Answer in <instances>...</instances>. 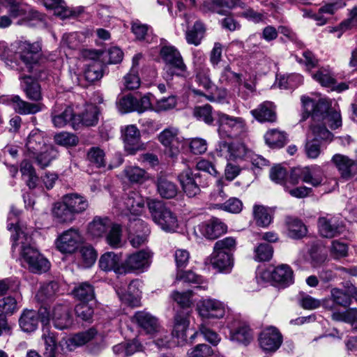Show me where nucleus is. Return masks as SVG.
<instances>
[{"instance_id":"nucleus-1","label":"nucleus","mask_w":357,"mask_h":357,"mask_svg":"<svg viewBox=\"0 0 357 357\" xmlns=\"http://www.w3.org/2000/svg\"><path fill=\"white\" fill-rule=\"evenodd\" d=\"M7 227L11 233L13 257L20 255L22 261L27 264L29 270L33 273L46 272L50 268V262L33 246L30 229L20 223L13 213L9 214Z\"/></svg>"},{"instance_id":"nucleus-2","label":"nucleus","mask_w":357,"mask_h":357,"mask_svg":"<svg viewBox=\"0 0 357 357\" xmlns=\"http://www.w3.org/2000/svg\"><path fill=\"white\" fill-rule=\"evenodd\" d=\"M303 112L300 121H304L311 116L310 129L312 135L323 140L331 142L333 134L326 128L328 124L331 129H337L342 126L340 112L329 109L328 104L324 100L314 101L307 96L301 97Z\"/></svg>"},{"instance_id":"nucleus-3","label":"nucleus","mask_w":357,"mask_h":357,"mask_svg":"<svg viewBox=\"0 0 357 357\" xmlns=\"http://www.w3.org/2000/svg\"><path fill=\"white\" fill-rule=\"evenodd\" d=\"M133 320L146 333L151 335L159 347H166L169 342L167 332L161 329L158 319L150 313L144 311L137 312Z\"/></svg>"},{"instance_id":"nucleus-4","label":"nucleus","mask_w":357,"mask_h":357,"mask_svg":"<svg viewBox=\"0 0 357 357\" xmlns=\"http://www.w3.org/2000/svg\"><path fill=\"white\" fill-rule=\"evenodd\" d=\"M148 208L153 221L167 232H174L178 228L176 216L165 204L157 200L148 202Z\"/></svg>"},{"instance_id":"nucleus-5","label":"nucleus","mask_w":357,"mask_h":357,"mask_svg":"<svg viewBox=\"0 0 357 357\" xmlns=\"http://www.w3.org/2000/svg\"><path fill=\"white\" fill-rule=\"evenodd\" d=\"M152 256L150 251L144 250L130 254L121 262V266L118 271L123 274L143 273L149 268Z\"/></svg>"},{"instance_id":"nucleus-6","label":"nucleus","mask_w":357,"mask_h":357,"mask_svg":"<svg viewBox=\"0 0 357 357\" xmlns=\"http://www.w3.org/2000/svg\"><path fill=\"white\" fill-rule=\"evenodd\" d=\"M218 133L222 139L236 138L246 131L245 120L241 117L231 116L224 113L218 114Z\"/></svg>"},{"instance_id":"nucleus-7","label":"nucleus","mask_w":357,"mask_h":357,"mask_svg":"<svg viewBox=\"0 0 357 357\" xmlns=\"http://www.w3.org/2000/svg\"><path fill=\"white\" fill-rule=\"evenodd\" d=\"M160 56L162 61L169 65L175 74L178 77H186L188 75L187 66L184 63L179 51L173 45H163L160 50Z\"/></svg>"},{"instance_id":"nucleus-8","label":"nucleus","mask_w":357,"mask_h":357,"mask_svg":"<svg viewBox=\"0 0 357 357\" xmlns=\"http://www.w3.org/2000/svg\"><path fill=\"white\" fill-rule=\"evenodd\" d=\"M158 139L165 147V152L168 156L174 158L178 155L183 140L179 137L178 128H166L158 135Z\"/></svg>"},{"instance_id":"nucleus-9","label":"nucleus","mask_w":357,"mask_h":357,"mask_svg":"<svg viewBox=\"0 0 357 357\" xmlns=\"http://www.w3.org/2000/svg\"><path fill=\"white\" fill-rule=\"evenodd\" d=\"M315 167H298L291 169L289 182L293 185H296L300 181L310 183L314 187H318L321 185L323 176L321 174H317Z\"/></svg>"},{"instance_id":"nucleus-10","label":"nucleus","mask_w":357,"mask_h":357,"mask_svg":"<svg viewBox=\"0 0 357 357\" xmlns=\"http://www.w3.org/2000/svg\"><path fill=\"white\" fill-rule=\"evenodd\" d=\"M126 151L130 155L145 149L144 144L141 141L139 129L134 125H129L122 130L121 135Z\"/></svg>"},{"instance_id":"nucleus-11","label":"nucleus","mask_w":357,"mask_h":357,"mask_svg":"<svg viewBox=\"0 0 357 357\" xmlns=\"http://www.w3.org/2000/svg\"><path fill=\"white\" fill-rule=\"evenodd\" d=\"M259 343L265 352H275L282 343V335L278 328L270 326L260 333Z\"/></svg>"},{"instance_id":"nucleus-12","label":"nucleus","mask_w":357,"mask_h":357,"mask_svg":"<svg viewBox=\"0 0 357 357\" xmlns=\"http://www.w3.org/2000/svg\"><path fill=\"white\" fill-rule=\"evenodd\" d=\"M318 227L321 236L328 238L336 237L342 234L345 230V225L343 222L336 217L319 218Z\"/></svg>"},{"instance_id":"nucleus-13","label":"nucleus","mask_w":357,"mask_h":357,"mask_svg":"<svg viewBox=\"0 0 357 357\" xmlns=\"http://www.w3.org/2000/svg\"><path fill=\"white\" fill-rule=\"evenodd\" d=\"M227 225L217 218H212L208 221L202 222L195 229V234H199L208 239L214 240L227 231Z\"/></svg>"},{"instance_id":"nucleus-14","label":"nucleus","mask_w":357,"mask_h":357,"mask_svg":"<svg viewBox=\"0 0 357 357\" xmlns=\"http://www.w3.org/2000/svg\"><path fill=\"white\" fill-rule=\"evenodd\" d=\"M82 241V236L77 229L71 228L63 232L56 241L57 249L63 253H72Z\"/></svg>"},{"instance_id":"nucleus-15","label":"nucleus","mask_w":357,"mask_h":357,"mask_svg":"<svg viewBox=\"0 0 357 357\" xmlns=\"http://www.w3.org/2000/svg\"><path fill=\"white\" fill-rule=\"evenodd\" d=\"M331 162L344 180H349L357 174V162L347 155L340 153L335 154L332 157Z\"/></svg>"},{"instance_id":"nucleus-16","label":"nucleus","mask_w":357,"mask_h":357,"mask_svg":"<svg viewBox=\"0 0 357 357\" xmlns=\"http://www.w3.org/2000/svg\"><path fill=\"white\" fill-rule=\"evenodd\" d=\"M51 317L54 327L59 330L69 328L73 324L70 307L66 304L56 305L52 310Z\"/></svg>"},{"instance_id":"nucleus-17","label":"nucleus","mask_w":357,"mask_h":357,"mask_svg":"<svg viewBox=\"0 0 357 357\" xmlns=\"http://www.w3.org/2000/svg\"><path fill=\"white\" fill-rule=\"evenodd\" d=\"M199 314L203 318L220 319L224 317L225 310L224 305L215 299L200 301L197 305Z\"/></svg>"},{"instance_id":"nucleus-18","label":"nucleus","mask_w":357,"mask_h":357,"mask_svg":"<svg viewBox=\"0 0 357 357\" xmlns=\"http://www.w3.org/2000/svg\"><path fill=\"white\" fill-rule=\"evenodd\" d=\"M3 101L10 105L17 113L22 115L34 114L42 110V104L24 101L17 95L8 96Z\"/></svg>"},{"instance_id":"nucleus-19","label":"nucleus","mask_w":357,"mask_h":357,"mask_svg":"<svg viewBox=\"0 0 357 357\" xmlns=\"http://www.w3.org/2000/svg\"><path fill=\"white\" fill-rule=\"evenodd\" d=\"M144 198L138 192L131 191L123 197L121 209L126 215H139L144 209Z\"/></svg>"},{"instance_id":"nucleus-20","label":"nucleus","mask_w":357,"mask_h":357,"mask_svg":"<svg viewBox=\"0 0 357 357\" xmlns=\"http://www.w3.org/2000/svg\"><path fill=\"white\" fill-rule=\"evenodd\" d=\"M19 61H22L27 66L38 62L40 47L38 43L25 42L16 43Z\"/></svg>"},{"instance_id":"nucleus-21","label":"nucleus","mask_w":357,"mask_h":357,"mask_svg":"<svg viewBox=\"0 0 357 357\" xmlns=\"http://www.w3.org/2000/svg\"><path fill=\"white\" fill-rule=\"evenodd\" d=\"M45 313L47 314L48 313L46 307H41L40 312L33 310H24L19 319L20 328L26 333L33 332L38 328L40 321V314L42 315V317H47L44 315Z\"/></svg>"},{"instance_id":"nucleus-22","label":"nucleus","mask_w":357,"mask_h":357,"mask_svg":"<svg viewBox=\"0 0 357 357\" xmlns=\"http://www.w3.org/2000/svg\"><path fill=\"white\" fill-rule=\"evenodd\" d=\"M50 313L46 317H41V322L43 324L42 338L45 342V350L44 357H55L57 347V338L56 333L51 330L49 325Z\"/></svg>"},{"instance_id":"nucleus-23","label":"nucleus","mask_w":357,"mask_h":357,"mask_svg":"<svg viewBox=\"0 0 357 357\" xmlns=\"http://www.w3.org/2000/svg\"><path fill=\"white\" fill-rule=\"evenodd\" d=\"M199 174H193L192 169H186L181 172L178 178L185 193L190 197H195L200 191L197 178Z\"/></svg>"},{"instance_id":"nucleus-24","label":"nucleus","mask_w":357,"mask_h":357,"mask_svg":"<svg viewBox=\"0 0 357 357\" xmlns=\"http://www.w3.org/2000/svg\"><path fill=\"white\" fill-rule=\"evenodd\" d=\"M129 229L130 233H133V236L130 237V242L134 248H138L146 242L149 229L142 220L134 218L130 220Z\"/></svg>"},{"instance_id":"nucleus-25","label":"nucleus","mask_w":357,"mask_h":357,"mask_svg":"<svg viewBox=\"0 0 357 357\" xmlns=\"http://www.w3.org/2000/svg\"><path fill=\"white\" fill-rule=\"evenodd\" d=\"M75 114L70 107L56 105L51 112V118L53 125L56 128H63L68 123L73 127Z\"/></svg>"},{"instance_id":"nucleus-26","label":"nucleus","mask_w":357,"mask_h":357,"mask_svg":"<svg viewBox=\"0 0 357 357\" xmlns=\"http://www.w3.org/2000/svg\"><path fill=\"white\" fill-rule=\"evenodd\" d=\"M99 109L93 105H87L85 110L78 115H75L73 128L78 129L81 126H93L98 121Z\"/></svg>"},{"instance_id":"nucleus-27","label":"nucleus","mask_w":357,"mask_h":357,"mask_svg":"<svg viewBox=\"0 0 357 357\" xmlns=\"http://www.w3.org/2000/svg\"><path fill=\"white\" fill-rule=\"evenodd\" d=\"M250 113L259 122H275L277 119L275 106L270 101L262 102Z\"/></svg>"},{"instance_id":"nucleus-28","label":"nucleus","mask_w":357,"mask_h":357,"mask_svg":"<svg viewBox=\"0 0 357 357\" xmlns=\"http://www.w3.org/2000/svg\"><path fill=\"white\" fill-rule=\"evenodd\" d=\"M331 293L333 301L337 305L344 307L351 305V298H354L357 301V288L353 284L347 286L345 291L338 288H333Z\"/></svg>"},{"instance_id":"nucleus-29","label":"nucleus","mask_w":357,"mask_h":357,"mask_svg":"<svg viewBox=\"0 0 357 357\" xmlns=\"http://www.w3.org/2000/svg\"><path fill=\"white\" fill-rule=\"evenodd\" d=\"M271 278L273 281L284 287L289 286L294 282V273L291 268L287 264H280L271 271Z\"/></svg>"},{"instance_id":"nucleus-30","label":"nucleus","mask_w":357,"mask_h":357,"mask_svg":"<svg viewBox=\"0 0 357 357\" xmlns=\"http://www.w3.org/2000/svg\"><path fill=\"white\" fill-rule=\"evenodd\" d=\"M0 58L6 66L17 69L19 59L15 43L8 46L6 43L0 42Z\"/></svg>"},{"instance_id":"nucleus-31","label":"nucleus","mask_w":357,"mask_h":357,"mask_svg":"<svg viewBox=\"0 0 357 357\" xmlns=\"http://www.w3.org/2000/svg\"><path fill=\"white\" fill-rule=\"evenodd\" d=\"M176 280L193 284L195 289L205 291L208 289V282L201 275H197L192 271H183V270H178Z\"/></svg>"},{"instance_id":"nucleus-32","label":"nucleus","mask_w":357,"mask_h":357,"mask_svg":"<svg viewBox=\"0 0 357 357\" xmlns=\"http://www.w3.org/2000/svg\"><path fill=\"white\" fill-rule=\"evenodd\" d=\"M89 54H93L91 56L93 60L87 64V68L84 71V76L87 81L93 82L102 77V64L99 61L96 60L100 56L101 52L99 51L89 52Z\"/></svg>"},{"instance_id":"nucleus-33","label":"nucleus","mask_w":357,"mask_h":357,"mask_svg":"<svg viewBox=\"0 0 357 357\" xmlns=\"http://www.w3.org/2000/svg\"><path fill=\"white\" fill-rule=\"evenodd\" d=\"M44 139L43 133L38 130H32L27 137L26 147L32 155L41 152L45 147H47Z\"/></svg>"},{"instance_id":"nucleus-34","label":"nucleus","mask_w":357,"mask_h":357,"mask_svg":"<svg viewBox=\"0 0 357 357\" xmlns=\"http://www.w3.org/2000/svg\"><path fill=\"white\" fill-rule=\"evenodd\" d=\"M22 79H23L22 86L26 97L33 101L41 100L43 96L39 83L30 76H25Z\"/></svg>"},{"instance_id":"nucleus-35","label":"nucleus","mask_w":357,"mask_h":357,"mask_svg":"<svg viewBox=\"0 0 357 357\" xmlns=\"http://www.w3.org/2000/svg\"><path fill=\"white\" fill-rule=\"evenodd\" d=\"M99 266L104 271H114L117 274H122L118 271L121 266L120 257L114 252L103 254L99 259Z\"/></svg>"},{"instance_id":"nucleus-36","label":"nucleus","mask_w":357,"mask_h":357,"mask_svg":"<svg viewBox=\"0 0 357 357\" xmlns=\"http://www.w3.org/2000/svg\"><path fill=\"white\" fill-rule=\"evenodd\" d=\"M206 26L200 20H197L185 32V40L188 44L198 46L204 37Z\"/></svg>"},{"instance_id":"nucleus-37","label":"nucleus","mask_w":357,"mask_h":357,"mask_svg":"<svg viewBox=\"0 0 357 357\" xmlns=\"http://www.w3.org/2000/svg\"><path fill=\"white\" fill-rule=\"evenodd\" d=\"M63 199L74 215L84 212L89 206L86 199L77 194L67 195Z\"/></svg>"},{"instance_id":"nucleus-38","label":"nucleus","mask_w":357,"mask_h":357,"mask_svg":"<svg viewBox=\"0 0 357 357\" xmlns=\"http://www.w3.org/2000/svg\"><path fill=\"white\" fill-rule=\"evenodd\" d=\"M157 191L165 199H172L177 195L176 185L167 177L160 176L157 180Z\"/></svg>"},{"instance_id":"nucleus-39","label":"nucleus","mask_w":357,"mask_h":357,"mask_svg":"<svg viewBox=\"0 0 357 357\" xmlns=\"http://www.w3.org/2000/svg\"><path fill=\"white\" fill-rule=\"evenodd\" d=\"M210 263L213 268L220 271H226L232 265V255L231 253L224 252V251H215L213 250Z\"/></svg>"},{"instance_id":"nucleus-40","label":"nucleus","mask_w":357,"mask_h":357,"mask_svg":"<svg viewBox=\"0 0 357 357\" xmlns=\"http://www.w3.org/2000/svg\"><path fill=\"white\" fill-rule=\"evenodd\" d=\"M59 290V284L54 281L43 283L36 294L37 300L43 303L52 301Z\"/></svg>"},{"instance_id":"nucleus-41","label":"nucleus","mask_w":357,"mask_h":357,"mask_svg":"<svg viewBox=\"0 0 357 357\" xmlns=\"http://www.w3.org/2000/svg\"><path fill=\"white\" fill-rule=\"evenodd\" d=\"M123 173L125 178L132 183H142L149 178L148 173L137 166H128Z\"/></svg>"},{"instance_id":"nucleus-42","label":"nucleus","mask_w":357,"mask_h":357,"mask_svg":"<svg viewBox=\"0 0 357 357\" xmlns=\"http://www.w3.org/2000/svg\"><path fill=\"white\" fill-rule=\"evenodd\" d=\"M109 218L95 217L88 226V233L94 238L100 237L109 229Z\"/></svg>"},{"instance_id":"nucleus-43","label":"nucleus","mask_w":357,"mask_h":357,"mask_svg":"<svg viewBox=\"0 0 357 357\" xmlns=\"http://www.w3.org/2000/svg\"><path fill=\"white\" fill-rule=\"evenodd\" d=\"M189 325V321L185 314L178 313L174 317V326L172 331V336L182 341L186 339V330Z\"/></svg>"},{"instance_id":"nucleus-44","label":"nucleus","mask_w":357,"mask_h":357,"mask_svg":"<svg viewBox=\"0 0 357 357\" xmlns=\"http://www.w3.org/2000/svg\"><path fill=\"white\" fill-rule=\"evenodd\" d=\"M288 235L293 238H301L307 234L305 225L299 220L291 217L286 219Z\"/></svg>"},{"instance_id":"nucleus-45","label":"nucleus","mask_w":357,"mask_h":357,"mask_svg":"<svg viewBox=\"0 0 357 357\" xmlns=\"http://www.w3.org/2000/svg\"><path fill=\"white\" fill-rule=\"evenodd\" d=\"M108 233L105 235L106 243L112 248L122 246V228L119 224L109 225Z\"/></svg>"},{"instance_id":"nucleus-46","label":"nucleus","mask_w":357,"mask_h":357,"mask_svg":"<svg viewBox=\"0 0 357 357\" xmlns=\"http://www.w3.org/2000/svg\"><path fill=\"white\" fill-rule=\"evenodd\" d=\"M230 339L233 342L247 345L252 340V333L248 326L243 324L230 331Z\"/></svg>"},{"instance_id":"nucleus-47","label":"nucleus","mask_w":357,"mask_h":357,"mask_svg":"<svg viewBox=\"0 0 357 357\" xmlns=\"http://www.w3.org/2000/svg\"><path fill=\"white\" fill-rule=\"evenodd\" d=\"M253 215L258 226L267 227L272 221V215L269 208L261 206L255 205L253 207Z\"/></svg>"},{"instance_id":"nucleus-48","label":"nucleus","mask_w":357,"mask_h":357,"mask_svg":"<svg viewBox=\"0 0 357 357\" xmlns=\"http://www.w3.org/2000/svg\"><path fill=\"white\" fill-rule=\"evenodd\" d=\"M241 81V75L232 71L229 65L225 66L220 73L219 82L222 84L240 86Z\"/></svg>"},{"instance_id":"nucleus-49","label":"nucleus","mask_w":357,"mask_h":357,"mask_svg":"<svg viewBox=\"0 0 357 357\" xmlns=\"http://www.w3.org/2000/svg\"><path fill=\"white\" fill-rule=\"evenodd\" d=\"M266 143L272 148L282 147L287 140L286 135L277 129L270 130L264 135Z\"/></svg>"},{"instance_id":"nucleus-50","label":"nucleus","mask_w":357,"mask_h":357,"mask_svg":"<svg viewBox=\"0 0 357 357\" xmlns=\"http://www.w3.org/2000/svg\"><path fill=\"white\" fill-rule=\"evenodd\" d=\"M57 151L52 146L45 147L41 152L33 155L38 166L41 168L48 167L52 160L57 157Z\"/></svg>"},{"instance_id":"nucleus-51","label":"nucleus","mask_w":357,"mask_h":357,"mask_svg":"<svg viewBox=\"0 0 357 357\" xmlns=\"http://www.w3.org/2000/svg\"><path fill=\"white\" fill-rule=\"evenodd\" d=\"M211 2L213 11L220 15H226L227 10L236 6L243 7L240 0H211Z\"/></svg>"},{"instance_id":"nucleus-52","label":"nucleus","mask_w":357,"mask_h":357,"mask_svg":"<svg viewBox=\"0 0 357 357\" xmlns=\"http://www.w3.org/2000/svg\"><path fill=\"white\" fill-rule=\"evenodd\" d=\"M52 213L60 222H71L75 218L74 213L70 210L63 199V202L56 203L54 205Z\"/></svg>"},{"instance_id":"nucleus-53","label":"nucleus","mask_w":357,"mask_h":357,"mask_svg":"<svg viewBox=\"0 0 357 357\" xmlns=\"http://www.w3.org/2000/svg\"><path fill=\"white\" fill-rule=\"evenodd\" d=\"M96 335V331L93 328H90L88 331L78 333L75 334L68 340V346L69 347H79L84 345L88 342L91 341ZM73 349V348H70Z\"/></svg>"},{"instance_id":"nucleus-54","label":"nucleus","mask_w":357,"mask_h":357,"mask_svg":"<svg viewBox=\"0 0 357 357\" xmlns=\"http://www.w3.org/2000/svg\"><path fill=\"white\" fill-rule=\"evenodd\" d=\"M20 298V295L17 292L15 293V296H9L0 299V314L3 315H11L17 312L19 309L17 307V300Z\"/></svg>"},{"instance_id":"nucleus-55","label":"nucleus","mask_w":357,"mask_h":357,"mask_svg":"<svg viewBox=\"0 0 357 357\" xmlns=\"http://www.w3.org/2000/svg\"><path fill=\"white\" fill-rule=\"evenodd\" d=\"M20 172L29 188H34L38 178L32 164L26 160H23L20 165Z\"/></svg>"},{"instance_id":"nucleus-56","label":"nucleus","mask_w":357,"mask_h":357,"mask_svg":"<svg viewBox=\"0 0 357 357\" xmlns=\"http://www.w3.org/2000/svg\"><path fill=\"white\" fill-rule=\"evenodd\" d=\"M312 139H307L305 152L307 158L311 159H316L319 157L321 152V139L319 137L313 135Z\"/></svg>"},{"instance_id":"nucleus-57","label":"nucleus","mask_w":357,"mask_h":357,"mask_svg":"<svg viewBox=\"0 0 357 357\" xmlns=\"http://www.w3.org/2000/svg\"><path fill=\"white\" fill-rule=\"evenodd\" d=\"M75 296L84 302L91 301L94 298V289L91 284L88 282L79 284L74 289Z\"/></svg>"},{"instance_id":"nucleus-58","label":"nucleus","mask_w":357,"mask_h":357,"mask_svg":"<svg viewBox=\"0 0 357 357\" xmlns=\"http://www.w3.org/2000/svg\"><path fill=\"white\" fill-rule=\"evenodd\" d=\"M83 36L82 33L78 32L66 33L62 37L61 45L70 50L77 49L82 42Z\"/></svg>"},{"instance_id":"nucleus-59","label":"nucleus","mask_w":357,"mask_h":357,"mask_svg":"<svg viewBox=\"0 0 357 357\" xmlns=\"http://www.w3.org/2000/svg\"><path fill=\"white\" fill-rule=\"evenodd\" d=\"M54 139L56 144L65 147L75 146L79 142V139L75 134L68 132L56 134Z\"/></svg>"},{"instance_id":"nucleus-60","label":"nucleus","mask_w":357,"mask_h":357,"mask_svg":"<svg viewBox=\"0 0 357 357\" xmlns=\"http://www.w3.org/2000/svg\"><path fill=\"white\" fill-rule=\"evenodd\" d=\"M87 158L91 164L96 167H105L106 165L105 154L99 147L91 148L88 151Z\"/></svg>"},{"instance_id":"nucleus-61","label":"nucleus","mask_w":357,"mask_h":357,"mask_svg":"<svg viewBox=\"0 0 357 357\" xmlns=\"http://www.w3.org/2000/svg\"><path fill=\"white\" fill-rule=\"evenodd\" d=\"M79 254L83 266L87 268L95 263L98 256L96 250L91 245L82 246L79 250Z\"/></svg>"},{"instance_id":"nucleus-62","label":"nucleus","mask_w":357,"mask_h":357,"mask_svg":"<svg viewBox=\"0 0 357 357\" xmlns=\"http://www.w3.org/2000/svg\"><path fill=\"white\" fill-rule=\"evenodd\" d=\"M273 247L267 243H261L255 249V259L259 261H268L272 258Z\"/></svg>"},{"instance_id":"nucleus-63","label":"nucleus","mask_w":357,"mask_h":357,"mask_svg":"<svg viewBox=\"0 0 357 357\" xmlns=\"http://www.w3.org/2000/svg\"><path fill=\"white\" fill-rule=\"evenodd\" d=\"M331 256L335 259L344 258L348 255V245L340 241H333L330 247Z\"/></svg>"},{"instance_id":"nucleus-64","label":"nucleus","mask_w":357,"mask_h":357,"mask_svg":"<svg viewBox=\"0 0 357 357\" xmlns=\"http://www.w3.org/2000/svg\"><path fill=\"white\" fill-rule=\"evenodd\" d=\"M4 1L5 7L8 9L10 17L17 18L26 14V10L19 0H4Z\"/></svg>"}]
</instances>
